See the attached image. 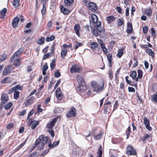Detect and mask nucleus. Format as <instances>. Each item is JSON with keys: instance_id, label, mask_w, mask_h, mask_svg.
I'll list each match as a JSON object with an SVG mask.
<instances>
[{"instance_id": "6ab92c4d", "label": "nucleus", "mask_w": 157, "mask_h": 157, "mask_svg": "<svg viewBox=\"0 0 157 157\" xmlns=\"http://www.w3.org/2000/svg\"><path fill=\"white\" fill-rule=\"evenodd\" d=\"M13 62H14V66L16 67H19L21 64V60L19 58L15 59Z\"/></svg>"}, {"instance_id": "0eeeda50", "label": "nucleus", "mask_w": 157, "mask_h": 157, "mask_svg": "<svg viewBox=\"0 0 157 157\" xmlns=\"http://www.w3.org/2000/svg\"><path fill=\"white\" fill-rule=\"evenodd\" d=\"M102 134V132L98 130H94L93 132V135L96 140H99L100 139Z\"/></svg>"}, {"instance_id": "4c0bfd02", "label": "nucleus", "mask_w": 157, "mask_h": 157, "mask_svg": "<svg viewBox=\"0 0 157 157\" xmlns=\"http://www.w3.org/2000/svg\"><path fill=\"white\" fill-rule=\"evenodd\" d=\"M41 144V143H40V142H39V143H38L37 144H36V143H35V145L38 146L37 149L38 150H42L44 148V145Z\"/></svg>"}, {"instance_id": "7c9ffc66", "label": "nucleus", "mask_w": 157, "mask_h": 157, "mask_svg": "<svg viewBox=\"0 0 157 157\" xmlns=\"http://www.w3.org/2000/svg\"><path fill=\"white\" fill-rule=\"evenodd\" d=\"M60 10L61 12L63 14H67L69 13V11L63 6H61Z\"/></svg>"}, {"instance_id": "a18cd8bd", "label": "nucleus", "mask_w": 157, "mask_h": 157, "mask_svg": "<svg viewBox=\"0 0 157 157\" xmlns=\"http://www.w3.org/2000/svg\"><path fill=\"white\" fill-rule=\"evenodd\" d=\"M123 139L121 138H118L115 139L114 140H113L112 141L113 143L114 144L117 143L119 142L122 141Z\"/></svg>"}, {"instance_id": "412c9836", "label": "nucleus", "mask_w": 157, "mask_h": 157, "mask_svg": "<svg viewBox=\"0 0 157 157\" xmlns=\"http://www.w3.org/2000/svg\"><path fill=\"white\" fill-rule=\"evenodd\" d=\"M115 20V17L113 16H109L107 17V21L109 24H110Z\"/></svg>"}, {"instance_id": "ea45409f", "label": "nucleus", "mask_w": 157, "mask_h": 157, "mask_svg": "<svg viewBox=\"0 0 157 157\" xmlns=\"http://www.w3.org/2000/svg\"><path fill=\"white\" fill-rule=\"evenodd\" d=\"M56 95L57 99L59 100H61L63 96V94L62 93H56Z\"/></svg>"}, {"instance_id": "c756f323", "label": "nucleus", "mask_w": 157, "mask_h": 157, "mask_svg": "<svg viewBox=\"0 0 157 157\" xmlns=\"http://www.w3.org/2000/svg\"><path fill=\"white\" fill-rule=\"evenodd\" d=\"M105 107L104 109V112L105 113H107L111 108V105H104Z\"/></svg>"}, {"instance_id": "1a4fd4ad", "label": "nucleus", "mask_w": 157, "mask_h": 157, "mask_svg": "<svg viewBox=\"0 0 157 157\" xmlns=\"http://www.w3.org/2000/svg\"><path fill=\"white\" fill-rule=\"evenodd\" d=\"M77 80L80 85L79 86L80 88L81 86H83L85 85V82L82 76L79 75L77 77Z\"/></svg>"}, {"instance_id": "052dcab7", "label": "nucleus", "mask_w": 157, "mask_h": 157, "mask_svg": "<svg viewBox=\"0 0 157 157\" xmlns=\"http://www.w3.org/2000/svg\"><path fill=\"white\" fill-rule=\"evenodd\" d=\"M130 129L131 128L129 127H128L127 129V131L126 132V135L127 136V138H128V137L130 135Z\"/></svg>"}, {"instance_id": "774afa93", "label": "nucleus", "mask_w": 157, "mask_h": 157, "mask_svg": "<svg viewBox=\"0 0 157 157\" xmlns=\"http://www.w3.org/2000/svg\"><path fill=\"white\" fill-rule=\"evenodd\" d=\"M128 90L130 92H134L135 91V89L133 87H128Z\"/></svg>"}, {"instance_id": "a19ab883", "label": "nucleus", "mask_w": 157, "mask_h": 157, "mask_svg": "<svg viewBox=\"0 0 157 157\" xmlns=\"http://www.w3.org/2000/svg\"><path fill=\"white\" fill-rule=\"evenodd\" d=\"M44 42V38L43 37H41V38L39 39L37 41V43L40 44H43Z\"/></svg>"}, {"instance_id": "13d9d810", "label": "nucleus", "mask_w": 157, "mask_h": 157, "mask_svg": "<svg viewBox=\"0 0 157 157\" xmlns=\"http://www.w3.org/2000/svg\"><path fill=\"white\" fill-rule=\"evenodd\" d=\"M48 131L50 134L51 136L52 137H53L55 135L54 131L52 129H48Z\"/></svg>"}, {"instance_id": "dca6fc26", "label": "nucleus", "mask_w": 157, "mask_h": 157, "mask_svg": "<svg viewBox=\"0 0 157 157\" xmlns=\"http://www.w3.org/2000/svg\"><path fill=\"white\" fill-rule=\"evenodd\" d=\"M81 70L80 68L78 66L75 65L73 66L71 69V73L77 72Z\"/></svg>"}, {"instance_id": "4be33fe9", "label": "nucleus", "mask_w": 157, "mask_h": 157, "mask_svg": "<svg viewBox=\"0 0 157 157\" xmlns=\"http://www.w3.org/2000/svg\"><path fill=\"white\" fill-rule=\"evenodd\" d=\"M7 11V10L6 8H4L3 9L1 12H0V14L1 15V18L2 19H4L5 18V17L6 15V13Z\"/></svg>"}, {"instance_id": "72a5a7b5", "label": "nucleus", "mask_w": 157, "mask_h": 157, "mask_svg": "<svg viewBox=\"0 0 157 157\" xmlns=\"http://www.w3.org/2000/svg\"><path fill=\"white\" fill-rule=\"evenodd\" d=\"M14 98L15 99H17L19 97L20 92L18 91H14Z\"/></svg>"}, {"instance_id": "f704fd0d", "label": "nucleus", "mask_w": 157, "mask_h": 157, "mask_svg": "<svg viewBox=\"0 0 157 157\" xmlns=\"http://www.w3.org/2000/svg\"><path fill=\"white\" fill-rule=\"evenodd\" d=\"M59 143V141H57V142H55L52 144H49L48 145L49 147L50 148L55 147L58 145Z\"/></svg>"}, {"instance_id": "49530a36", "label": "nucleus", "mask_w": 157, "mask_h": 157, "mask_svg": "<svg viewBox=\"0 0 157 157\" xmlns=\"http://www.w3.org/2000/svg\"><path fill=\"white\" fill-rule=\"evenodd\" d=\"M138 77L139 78H141L143 76V72L142 70L138 69Z\"/></svg>"}, {"instance_id": "3c124183", "label": "nucleus", "mask_w": 157, "mask_h": 157, "mask_svg": "<svg viewBox=\"0 0 157 157\" xmlns=\"http://www.w3.org/2000/svg\"><path fill=\"white\" fill-rule=\"evenodd\" d=\"M144 123L145 125V126L149 124L150 123V121L146 117H144Z\"/></svg>"}, {"instance_id": "e433bc0d", "label": "nucleus", "mask_w": 157, "mask_h": 157, "mask_svg": "<svg viewBox=\"0 0 157 157\" xmlns=\"http://www.w3.org/2000/svg\"><path fill=\"white\" fill-rule=\"evenodd\" d=\"M147 52L149 55L151 56L152 57H153L154 56V52L152 50L150 49L147 50Z\"/></svg>"}, {"instance_id": "473e14b6", "label": "nucleus", "mask_w": 157, "mask_h": 157, "mask_svg": "<svg viewBox=\"0 0 157 157\" xmlns=\"http://www.w3.org/2000/svg\"><path fill=\"white\" fill-rule=\"evenodd\" d=\"M101 146H100L98 149V151L97 152V157H101L102 155V151L101 150Z\"/></svg>"}, {"instance_id": "603ef678", "label": "nucleus", "mask_w": 157, "mask_h": 157, "mask_svg": "<svg viewBox=\"0 0 157 157\" xmlns=\"http://www.w3.org/2000/svg\"><path fill=\"white\" fill-rule=\"evenodd\" d=\"M31 99H28L26 100V101L25 103V106H27L31 104Z\"/></svg>"}, {"instance_id": "b1692460", "label": "nucleus", "mask_w": 157, "mask_h": 157, "mask_svg": "<svg viewBox=\"0 0 157 157\" xmlns=\"http://www.w3.org/2000/svg\"><path fill=\"white\" fill-rule=\"evenodd\" d=\"M10 78L7 77L6 78H4L1 81V83L2 84H6L9 83L10 82Z\"/></svg>"}, {"instance_id": "a211bd4d", "label": "nucleus", "mask_w": 157, "mask_h": 157, "mask_svg": "<svg viewBox=\"0 0 157 157\" xmlns=\"http://www.w3.org/2000/svg\"><path fill=\"white\" fill-rule=\"evenodd\" d=\"M56 122V118H55L48 123L47 127L48 128V129H52L55 124Z\"/></svg>"}, {"instance_id": "79ce46f5", "label": "nucleus", "mask_w": 157, "mask_h": 157, "mask_svg": "<svg viewBox=\"0 0 157 157\" xmlns=\"http://www.w3.org/2000/svg\"><path fill=\"white\" fill-rule=\"evenodd\" d=\"M136 72L135 71H133L132 73L130 75V76L133 79H134L136 76Z\"/></svg>"}, {"instance_id": "4d7b16f0", "label": "nucleus", "mask_w": 157, "mask_h": 157, "mask_svg": "<svg viewBox=\"0 0 157 157\" xmlns=\"http://www.w3.org/2000/svg\"><path fill=\"white\" fill-rule=\"evenodd\" d=\"M151 32L152 33V36H153L154 38H155L156 36L155 31L154 29L152 28L151 29Z\"/></svg>"}, {"instance_id": "ddd939ff", "label": "nucleus", "mask_w": 157, "mask_h": 157, "mask_svg": "<svg viewBox=\"0 0 157 157\" xmlns=\"http://www.w3.org/2000/svg\"><path fill=\"white\" fill-rule=\"evenodd\" d=\"M19 20L20 18L17 17H16L14 18L12 23V26L13 28H16L19 21Z\"/></svg>"}, {"instance_id": "09e8293b", "label": "nucleus", "mask_w": 157, "mask_h": 157, "mask_svg": "<svg viewBox=\"0 0 157 157\" xmlns=\"http://www.w3.org/2000/svg\"><path fill=\"white\" fill-rule=\"evenodd\" d=\"M55 36H52L50 37H47L46 40L47 42H49L55 39Z\"/></svg>"}, {"instance_id": "680f3d73", "label": "nucleus", "mask_w": 157, "mask_h": 157, "mask_svg": "<svg viewBox=\"0 0 157 157\" xmlns=\"http://www.w3.org/2000/svg\"><path fill=\"white\" fill-rule=\"evenodd\" d=\"M143 30L144 33V34H146L147 33L148 30V27L146 26H145L143 27Z\"/></svg>"}, {"instance_id": "e2e57ef3", "label": "nucleus", "mask_w": 157, "mask_h": 157, "mask_svg": "<svg viewBox=\"0 0 157 157\" xmlns=\"http://www.w3.org/2000/svg\"><path fill=\"white\" fill-rule=\"evenodd\" d=\"M55 77L57 78L60 76V73L59 72V70H57L55 72Z\"/></svg>"}, {"instance_id": "c85d7f7f", "label": "nucleus", "mask_w": 157, "mask_h": 157, "mask_svg": "<svg viewBox=\"0 0 157 157\" xmlns=\"http://www.w3.org/2000/svg\"><path fill=\"white\" fill-rule=\"evenodd\" d=\"M94 27V28H93L91 26V31H92V32L93 33L95 36H98V32L100 33L101 32H99L97 29L95 28V27Z\"/></svg>"}, {"instance_id": "423d86ee", "label": "nucleus", "mask_w": 157, "mask_h": 157, "mask_svg": "<svg viewBox=\"0 0 157 157\" xmlns=\"http://www.w3.org/2000/svg\"><path fill=\"white\" fill-rule=\"evenodd\" d=\"M48 140V137H44L43 136H40L36 141V144L41 143V144L44 145L46 144Z\"/></svg>"}, {"instance_id": "6e6552de", "label": "nucleus", "mask_w": 157, "mask_h": 157, "mask_svg": "<svg viewBox=\"0 0 157 157\" xmlns=\"http://www.w3.org/2000/svg\"><path fill=\"white\" fill-rule=\"evenodd\" d=\"M12 69V66L11 65H9L6 67L4 68L2 75L4 76L7 75L9 73H10Z\"/></svg>"}, {"instance_id": "bf43d9fd", "label": "nucleus", "mask_w": 157, "mask_h": 157, "mask_svg": "<svg viewBox=\"0 0 157 157\" xmlns=\"http://www.w3.org/2000/svg\"><path fill=\"white\" fill-rule=\"evenodd\" d=\"M26 140H25L24 142H23L22 143L20 144L19 146H18L17 147V149H19L21 148L22 147H23L25 144L26 142Z\"/></svg>"}, {"instance_id": "de8ad7c7", "label": "nucleus", "mask_w": 157, "mask_h": 157, "mask_svg": "<svg viewBox=\"0 0 157 157\" xmlns=\"http://www.w3.org/2000/svg\"><path fill=\"white\" fill-rule=\"evenodd\" d=\"M117 22L118 25L119 26H121L124 24L123 19L119 18L117 19Z\"/></svg>"}, {"instance_id": "c03bdc74", "label": "nucleus", "mask_w": 157, "mask_h": 157, "mask_svg": "<svg viewBox=\"0 0 157 157\" xmlns=\"http://www.w3.org/2000/svg\"><path fill=\"white\" fill-rule=\"evenodd\" d=\"M109 75L110 79L112 80L113 77V73L110 69H109Z\"/></svg>"}, {"instance_id": "6e6d98bb", "label": "nucleus", "mask_w": 157, "mask_h": 157, "mask_svg": "<svg viewBox=\"0 0 157 157\" xmlns=\"http://www.w3.org/2000/svg\"><path fill=\"white\" fill-rule=\"evenodd\" d=\"M38 155V154L37 152H34L30 154L29 156V157H37Z\"/></svg>"}, {"instance_id": "f3484780", "label": "nucleus", "mask_w": 157, "mask_h": 157, "mask_svg": "<svg viewBox=\"0 0 157 157\" xmlns=\"http://www.w3.org/2000/svg\"><path fill=\"white\" fill-rule=\"evenodd\" d=\"M23 87L22 86H21L19 85H17L16 86L13 87L12 89L10 90V92L12 93L14 91H17V90H22Z\"/></svg>"}, {"instance_id": "2f4dec72", "label": "nucleus", "mask_w": 157, "mask_h": 157, "mask_svg": "<svg viewBox=\"0 0 157 157\" xmlns=\"http://www.w3.org/2000/svg\"><path fill=\"white\" fill-rule=\"evenodd\" d=\"M20 0H14L13 2V6L16 8L20 6Z\"/></svg>"}, {"instance_id": "f8f14e48", "label": "nucleus", "mask_w": 157, "mask_h": 157, "mask_svg": "<svg viewBox=\"0 0 157 157\" xmlns=\"http://www.w3.org/2000/svg\"><path fill=\"white\" fill-rule=\"evenodd\" d=\"M76 114V110L75 108L72 107L71 110L67 114V116L68 117L75 116Z\"/></svg>"}, {"instance_id": "2eb2a0df", "label": "nucleus", "mask_w": 157, "mask_h": 157, "mask_svg": "<svg viewBox=\"0 0 157 157\" xmlns=\"http://www.w3.org/2000/svg\"><path fill=\"white\" fill-rule=\"evenodd\" d=\"M89 8L93 12H94L96 11L97 8L96 4L93 2H90L89 5Z\"/></svg>"}, {"instance_id": "9d476101", "label": "nucleus", "mask_w": 157, "mask_h": 157, "mask_svg": "<svg viewBox=\"0 0 157 157\" xmlns=\"http://www.w3.org/2000/svg\"><path fill=\"white\" fill-rule=\"evenodd\" d=\"M98 41L99 44H100L102 51L105 53L107 52V49L105 46L104 43L100 39H98Z\"/></svg>"}, {"instance_id": "393cba45", "label": "nucleus", "mask_w": 157, "mask_h": 157, "mask_svg": "<svg viewBox=\"0 0 157 157\" xmlns=\"http://www.w3.org/2000/svg\"><path fill=\"white\" fill-rule=\"evenodd\" d=\"M74 0H64L65 5L67 6H71Z\"/></svg>"}, {"instance_id": "f03ea898", "label": "nucleus", "mask_w": 157, "mask_h": 157, "mask_svg": "<svg viewBox=\"0 0 157 157\" xmlns=\"http://www.w3.org/2000/svg\"><path fill=\"white\" fill-rule=\"evenodd\" d=\"M91 86L94 92H99L102 90L104 88V83L102 82L101 84H98L96 82L93 81L91 82Z\"/></svg>"}, {"instance_id": "20e7f679", "label": "nucleus", "mask_w": 157, "mask_h": 157, "mask_svg": "<svg viewBox=\"0 0 157 157\" xmlns=\"http://www.w3.org/2000/svg\"><path fill=\"white\" fill-rule=\"evenodd\" d=\"M126 154L128 155H136V151L133 147L131 145H128L126 148Z\"/></svg>"}, {"instance_id": "aec40b11", "label": "nucleus", "mask_w": 157, "mask_h": 157, "mask_svg": "<svg viewBox=\"0 0 157 157\" xmlns=\"http://www.w3.org/2000/svg\"><path fill=\"white\" fill-rule=\"evenodd\" d=\"M132 30V24L130 22L128 23L127 24V29L126 30L127 32L128 33H130Z\"/></svg>"}, {"instance_id": "58836bf2", "label": "nucleus", "mask_w": 157, "mask_h": 157, "mask_svg": "<svg viewBox=\"0 0 157 157\" xmlns=\"http://www.w3.org/2000/svg\"><path fill=\"white\" fill-rule=\"evenodd\" d=\"M12 105L13 104L12 102H9L4 106V108L6 110L8 109L12 106Z\"/></svg>"}, {"instance_id": "0e129e2a", "label": "nucleus", "mask_w": 157, "mask_h": 157, "mask_svg": "<svg viewBox=\"0 0 157 157\" xmlns=\"http://www.w3.org/2000/svg\"><path fill=\"white\" fill-rule=\"evenodd\" d=\"M51 54V53H48L44 55L43 57V59L44 60L46 59L47 58H48V57L50 56Z\"/></svg>"}, {"instance_id": "39448f33", "label": "nucleus", "mask_w": 157, "mask_h": 157, "mask_svg": "<svg viewBox=\"0 0 157 157\" xmlns=\"http://www.w3.org/2000/svg\"><path fill=\"white\" fill-rule=\"evenodd\" d=\"M23 50V49L22 48H20L11 57L10 60V61L13 62L15 59L18 58L19 55L21 53Z\"/></svg>"}, {"instance_id": "338daca9", "label": "nucleus", "mask_w": 157, "mask_h": 157, "mask_svg": "<svg viewBox=\"0 0 157 157\" xmlns=\"http://www.w3.org/2000/svg\"><path fill=\"white\" fill-rule=\"evenodd\" d=\"M48 68V66L47 65V63H45L43 66V70L46 71Z\"/></svg>"}, {"instance_id": "37998d69", "label": "nucleus", "mask_w": 157, "mask_h": 157, "mask_svg": "<svg viewBox=\"0 0 157 157\" xmlns=\"http://www.w3.org/2000/svg\"><path fill=\"white\" fill-rule=\"evenodd\" d=\"M7 57V55L5 54H2L0 57V61H3L5 60Z\"/></svg>"}, {"instance_id": "69168bd1", "label": "nucleus", "mask_w": 157, "mask_h": 157, "mask_svg": "<svg viewBox=\"0 0 157 157\" xmlns=\"http://www.w3.org/2000/svg\"><path fill=\"white\" fill-rule=\"evenodd\" d=\"M82 44L80 42H77L75 46V49L76 50L79 46L82 45Z\"/></svg>"}, {"instance_id": "864d4df0", "label": "nucleus", "mask_w": 157, "mask_h": 157, "mask_svg": "<svg viewBox=\"0 0 157 157\" xmlns=\"http://www.w3.org/2000/svg\"><path fill=\"white\" fill-rule=\"evenodd\" d=\"M14 126V124L12 123H10L8 124L6 126V128L8 129H10Z\"/></svg>"}, {"instance_id": "cd10ccee", "label": "nucleus", "mask_w": 157, "mask_h": 157, "mask_svg": "<svg viewBox=\"0 0 157 157\" xmlns=\"http://www.w3.org/2000/svg\"><path fill=\"white\" fill-rule=\"evenodd\" d=\"M112 55L111 54H109L107 55V58L109 61V66L110 67H112Z\"/></svg>"}, {"instance_id": "7ed1b4c3", "label": "nucleus", "mask_w": 157, "mask_h": 157, "mask_svg": "<svg viewBox=\"0 0 157 157\" xmlns=\"http://www.w3.org/2000/svg\"><path fill=\"white\" fill-rule=\"evenodd\" d=\"M90 48L92 51L95 54H99L101 52L98 44L95 42H92L90 43Z\"/></svg>"}, {"instance_id": "4468645a", "label": "nucleus", "mask_w": 157, "mask_h": 157, "mask_svg": "<svg viewBox=\"0 0 157 157\" xmlns=\"http://www.w3.org/2000/svg\"><path fill=\"white\" fill-rule=\"evenodd\" d=\"M74 29L77 36L79 37L81 35L79 32L80 30V25L78 24H75L74 27Z\"/></svg>"}, {"instance_id": "8fccbe9b", "label": "nucleus", "mask_w": 157, "mask_h": 157, "mask_svg": "<svg viewBox=\"0 0 157 157\" xmlns=\"http://www.w3.org/2000/svg\"><path fill=\"white\" fill-rule=\"evenodd\" d=\"M46 11V5L45 3H43V9L41 11V12L42 15H44Z\"/></svg>"}, {"instance_id": "a878e982", "label": "nucleus", "mask_w": 157, "mask_h": 157, "mask_svg": "<svg viewBox=\"0 0 157 157\" xmlns=\"http://www.w3.org/2000/svg\"><path fill=\"white\" fill-rule=\"evenodd\" d=\"M144 13L147 16H151L152 15V11L151 8H147L145 10Z\"/></svg>"}, {"instance_id": "c9c22d12", "label": "nucleus", "mask_w": 157, "mask_h": 157, "mask_svg": "<svg viewBox=\"0 0 157 157\" xmlns=\"http://www.w3.org/2000/svg\"><path fill=\"white\" fill-rule=\"evenodd\" d=\"M151 98L153 101L157 103V92L151 96Z\"/></svg>"}, {"instance_id": "f257e3e1", "label": "nucleus", "mask_w": 157, "mask_h": 157, "mask_svg": "<svg viewBox=\"0 0 157 157\" xmlns=\"http://www.w3.org/2000/svg\"><path fill=\"white\" fill-rule=\"evenodd\" d=\"M91 17L94 26L99 32H101L102 30L101 23L100 21H98L97 16L94 14H92Z\"/></svg>"}, {"instance_id": "5701e85b", "label": "nucleus", "mask_w": 157, "mask_h": 157, "mask_svg": "<svg viewBox=\"0 0 157 157\" xmlns=\"http://www.w3.org/2000/svg\"><path fill=\"white\" fill-rule=\"evenodd\" d=\"M124 49L122 48L118 50V52L117 54V56L119 58H120L122 56L124 53Z\"/></svg>"}, {"instance_id": "bb28decb", "label": "nucleus", "mask_w": 157, "mask_h": 157, "mask_svg": "<svg viewBox=\"0 0 157 157\" xmlns=\"http://www.w3.org/2000/svg\"><path fill=\"white\" fill-rule=\"evenodd\" d=\"M67 52L66 49H62L61 52V56L62 58H64Z\"/></svg>"}, {"instance_id": "9b49d317", "label": "nucleus", "mask_w": 157, "mask_h": 157, "mask_svg": "<svg viewBox=\"0 0 157 157\" xmlns=\"http://www.w3.org/2000/svg\"><path fill=\"white\" fill-rule=\"evenodd\" d=\"M1 104H5L8 101L9 99L8 96L6 94H2L1 97Z\"/></svg>"}, {"instance_id": "5fc2aeb1", "label": "nucleus", "mask_w": 157, "mask_h": 157, "mask_svg": "<svg viewBox=\"0 0 157 157\" xmlns=\"http://www.w3.org/2000/svg\"><path fill=\"white\" fill-rule=\"evenodd\" d=\"M39 124V122L37 121L36 123L33 124L31 126V128L32 129H34Z\"/></svg>"}]
</instances>
